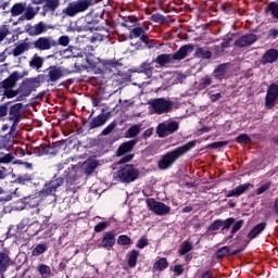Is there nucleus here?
I'll use <instances>...</instances> for the list:
<instances>
[{
    "label": "nucleus",
    "mask_w": 278,
    "mask_h": 278,
    "mask_svg": "<svg viewBox=\"0 0 278 278\" xmlns=\"http://www.w3.org/2000/svg\"><path fill=\"white\" fill-rule=\"evenodd\" d=\"M251 188H253V184H251V182L239 185L235 189L229 190L226 193V198L231 199V197H242V194H244V192H249V190H251Z\"/></svg>",
    "instance_id": "obj_16"
},
{
    "label": "nucleus",
    "mask_w": 278,
    "mask_h": 278,
    "mask_svg": "<svg viewBox=\"0 0 278 278\" xmlns=\"http://www.w3.org/2000/svg\"><path fill=\"white\" fill-rule=\"evenodd\" d=\"M201 278H213L212 271H210V270L205 271L204 274H202Z\"/></svg>",
    "instance_id": "obj_64"
},
{
    "label": "nucleus",
    "mask_w": 278,
    "mask_h": 278,
    "mask_svg": "<svg viewBox=\"0 0 278 278\" xmlns=\"http://www.w3.org/2000/svg\"><path fill=\"white\" fill-rule=\"evenodd\" d=\"M194 141H190L181 147H178L161 156V159L157 162V168L159 170H168V168H172V166L181 157L182 155H186L190 149L194 147Z\"/></svg>",
    "instance_id": "obj_1"
},
{
    "label": "nucleus",
    "mask_w": 278,
    "mask_h": 278,
    "mask_svg": "<svg viewBox=\"0 0 278 278\" xmlns=\"http://www.w3.org/2000/svg\"><path fill=\"white\" fill-rule=\"evenodd\" d=\"M190 251H192V243L184 241L179 250L180 255H186V253H190Z\"/></svg>",
    "instance_id": "obj_40"
},
{
    "label": "nucleus",
    "mask_w": 278,
    "mask_h": 278,
    "mask_svg": "<svg viewBox=\"0 0 278 278\" xmlns=\"http://www.w3.org/2000/svg\"><path fill=\"white\" fill-rule=\"evenodd\" d=\"M25 51H29V43L22 42L15 46L10 55H12L13 58H18V55H23Z\"/></svg>",
    "instance_id": "obj_24"
},
{
    "label": "nucleus",
    "mask_w": 278,
    "mask_h": 278,
    "mask_svg": "<svg viewBox=\"0 0 278 278\" xmlns=\"http://www.w3.org/2000/svg\"><path fill=\"white\" fill-rule=\"evenodd\" d=\"M256 41H257V36H255L254 34H248L236 39L235 45L239 49H242L244 47H251V45H253Z\"/></svg>",
    "instance_id": "obj_14"
},
{
    "label": "nucleus",
    "mask_w": 278,
    "mask_h": 278,
    "mask_svg": "<svg viewBox=\"0 0 278 278\" xmlns=\"http://www.w3.org/2000/svg\"><path fill=\"white\" fill-rule=\"evenodd\" d=\"M45 251H47V244L41 243L38 244L31 252V255L34 257H38L39 255H42V253H45Z\"/></svg>",
    "instance_id": "obj_38"
},
{
    "label": "nucleus",
    "mask_w": 278,
    "mask_h": 278,
    "mask_svg": "<svg viewBox=\"0 0 278 278\" xmlns=\"http://www.w3.org/2000/svg\"><path fill=\"white\" fill-rule=\"evenodd\" d=\"M36 14L38 13L36 12V10H34V8L25 7L24 14L18 17V21H34V18H36Z\"/></svg>",
    "instance_id": "obj_27"
},
{
    "label": "nucleus",
    "mask_w": 278,
    "mask_h": 278,
    "mask_svg": "<svg viewBox=\"0 0 278 278\" xmlns=\"http://www.w3.org/2000/svg\"><path fill=\"white\" fill-rule=\"evenodd\" d=\"M138 177H140V172L138 168H135L134 165H125L113 174V179L122 184H131V181H136Z\"/></svg>",
    "instance_id": "obj_4"
},
{
    "label": "nucleus",
    "mask_w": 278,
    "mask_h": 278,
    "mask_svg": "<svg viewBox=\"0 0 278 278\" xmlns=\"http://www.w3.org/2000/svg\"><path fill=\"white\" fill-rule=\"evenodd\" d=\"M46 73L47 84H58L62 77H66V75H71V73H75V71H68L62 66L52 65L46 70Z\"/></svg>",
    "instance_id": "obj_5"
},
{
    "label": "nucleus",
    "mask_w": 278,
    "mask_h": 278,
    "mask_svg": "<svg viewBox=\"0 0 278 278\" xmlns=\"http://www.w3.org/2000/svg\"><path fill=\"white\" fill-rule=\"evenodd\" d=\"M179 130V122L168 121L159 124L156 127V134L159 138H166L170 136V134H175V131Z\"/></svg>",
    "instance_id": "obj_8"
},
{
    "label": "nucleus",
    "mask_w": 278,
    "mask_h": 278,
    "mask_svg": "<svg viewBox=\"0 0 278 278\" xmlns=\"http://www.w3.org/2000/svg\"><path fill=\"white\" fill-rule=\"evenodd\" d=\"M134 38H140L141 42H144V45H149V35H147V31H144V28L142 27H135L131 29L129 34V39L134 40Z\"/></svg>",
    "instance_id": "obj_19"
},
{
    "label": "nucleus",
    "mask_w": 278,
    "mask_h": 278,
    "mask_svg": "<svg viewBox=\"0 0 278 278\" xmlns=\"http://www.w3.org/2000/svg\"><path fill=\"white\" fill-rule=\"evenodd\" d=\"M23 117V103H16L9 110V121L21 123Z\"/></svg>",
    "instance_id": "obj_15"
},
{
    "label": "nucleus",
    "mask_w": 278,
    "mask_h": 278,
    "mask_svg": "<svg viewBox=\"0 0 278 278\" xmlns=\"http://www.w3.org/2000/svg\"><path fill=\"white\" fill-rule=\"evenodd\" d=\"M137 142L138 141H136V140H130V141L122 143L117 149V155L118 156L125 155V153H129V152L134 151V147H136Z\"/></svg>",
    "instance_id": "obj_23"
},
{
    "label": "nucleus",
    "mask_w": 278,
    "mask_h": 278,
    "mask_svg": "<svg viewBox=\"0 0 278 278\" xmlns=\"http://www.w3.org/2000/svg\"><path fill=\"white\" fill-rule=\"evenodd\" d=\"M50 27L45 22H39L35 25L27 26V34L28 36H42V34H47L49 31Z\"/></svg>",
    "instance_id": "obj_13"
},
{
    "label": "nucleus",
    "mask_w": 278,
    "mask_h": 278,
    "mask_svg": "<svg viewBox=\"0 0 278 278\" xmlns=\"http://www.w3.org/2000/svg\"><path fill=\"white\" fill-rule=\"evenodd\" d=\"M28 64L33 70L40 73V68H42V66H45V59L42 56L38 55V53H35Z\"/></svg>",
    "instance_id": "obj_22"
},
{
    "label": "nucleus",
    "mask_w": 278,
    "mask_h": 278,
    "mask_svg": "<svg viewBox=\"0 0 278 278\" xmlns=\"http://www.w3.org/2000/svg\"><path fill=\"white\" fill-rule=\"evenodd\" d=\"M278 60V50L277 49H269L267 50L262 59V64H273Z\"/></svg>",
    "instance_id": "obj_21"
},
{
    "label": "nucleus",
    "mask_w": 278,
    "mask_h": 278,
    "mask_svg": "<svg viewBox=\"0 0 278 278\" xmlns=\"http://www.w3.org/2000/svg\"><path fill=\"white\" fill-rule=\"evenodd\" d=\"M117 244H121L123 247H129V244H131V238H129V236L127 235H121L117 238Z\"/></svg>",
    "instance_id": "obj_39"
},
{
    "label": "nucleus",
    "mask_w": 278,
    "mask_h": 278,
    "mask_svg": "<svg viewBox=\"0 0 278 278\" xmlns=\"http://www.w3.org/2000/svg\"><path fill=\"white\" fill-rule=\"evenodd\" d=\"M203 86H212V78L211 77H207L205 76L203 79Z\"/></svg>",
    "instance_id": "obj_62"
},
{
    "label": "nucleus",
    "mask_w": 278,
    "mask_h": 278,
    "mask_svg": "<svg viewBox=\"0 0 278 278\" xmlns=\"http://www.w3.org/2000/svg\"><path fill=\"white\" fill-rule=\"evenodd\" d=\"M153 136V128H149L143 132V138H151Z\"/></svg>",
    "instance_id": "obj_63"
},
{
    "label": "nucleus",
    "mask_w": 278,
    "mask_h": 278,
    "mask_svg": "<svg viewBox=\"0 0 278 278\" xmlns=\"http://www.w3.org/2000/svg\"><path fill=\"white\" fill-rule=\"evenodd\" d=\"M277 100H278V85L273 84L268 87L267 93L265 97V106L267 110H273L275 105H277Z\"/></svg>",
    "instance_id": "obj_11"
},
{
    "label": "nucleus",
    "mask_w": 278,
    "mask_h": 278,
    "mask_svg": "<svg viewBox=\"0 0 278 278\" xmlns=\"http://www.w3.org/2000/svg\"><path fill=\"white\" fill-rule=\"evenodd\" d=\"M146 203H147L150 212H153L157 216H166V214H170V206H168L162 202H157L153 198H149L146 201Z\"/></svg>",
    "instance_id": "obj_9"
},
{
    "label": "nucleus",
    "mask_w": 278,
    "mask_h": 278,
    "mask_svg": "<svg viewBox=\"0 0 278 278\" xmlns=\"http://www.w3.org/2000/svg\"><path fill=\"white\" fill-rule=\"evenodd\" d=\"M212 103H215V101H219V99H223V94L222 93H213L210 97Z\"/></svg>",
    "instance_id": "obj_60"
},
{
    "label": "nucleus",
    "mask_w": 278,
    "mask_h": 278,
    "mask_svg": "<svg viewBox=\"0 0 278 278\" xmlns=\"http://www.w3.org/2000/svg\"><path fill=\"white\" fill-rule=\"evenodd\" d=\"M138 134H140V126L139 125H134L131 126L128 131H127V136L129 138H136V136H138Z\"/></svg>",
    "instance_id": "obj_43"
},
{
    "label": "nucleus",
    "mask_w": 278,
    "mask_h": 278,
    "mask_svg": "<svg viewBox=\"0 0 278 278\" xmlns=\"http://www.w3.org/2000/svg\"><path fill=\"white\" fill-rule=\"evenodd\" d=\"M220 227H223V219H216L208 226L207 231H218Z\"/></svg>",
    "instance_id": "obj_42"
},
{
    "label": "nucleus",
    "mask_w": 278,
    "mask_h": 278,
    "mask_svg": "<svg viewBox=\"0 0 278 278\" xmlns=\"http://www.w3.org/2000/svg\"><path fill=\"white\" fill-rule=\"evenodd\" d=\"M10 36V29L8 28V26H2L0 28V42H2V40H5V38Z\"/></svg>",
    "instance_id": "obj_52"
},
{
    "label": "nucleus",
    "mask_w": 278,
    "mask_h": 278,
    "mask_svg": "<svg viewBox=\"0 0 278 278\" xmlns=\"http://www.w3.org/2000/svg\"><path fill=\"white\" fill-rule=\"evenodd\" d=\"M105 123H108V117L103 114H100L91 121L89 129H97V127H103Z\"/></svg>",
    "instance_id": "obj_25"
},
{
    "label": "nucleus",
    "mask_w": 278,
    "mask_h": 278,
    "mask_svg": "<svg viewBox=\"0 0 278 278\" xmlns=\"http://www.w3.org/2000/svg\"><path fill=\"white\" fill-rule=\"evenodd\" d=\"M195 58H203V60H210L212 58V52L210 50H204L203 48L195 49Z\"/></svg>",
    "instance_id": "obj_36"
},
{
    "label": "nucleus",
    "mask_w": 278,
    "mask_h": 278,
    "mask_svg": "<svg viewBox=\"0 0 278 278\" xmlns=\"http://www.w3.org/2000/svg\"><path fill=\"white\" fill-rule=\"evenodd\" d=\"M136 23H138V18H136V16H125L122 22V27L131 29V27H136Z\"/></svg>",
    "instance_id": "obj_33"
},
{
    "label": "nucleus",
    "mask_w": 278,
    "mask_h": 278,
    "mask_svg": "<svg viewBox=\"0 0 278 278\" xmlns=\"http://www.w3.org/2000/svg\"><path fill=\"white\" fill-rule=\"evenodd\" d=\"M146 247H149V240L147 239V237H141L138 240L137 249H144Z\"/></svg>",
    "instance_id": "obj_54"
},
{
    "label": "nucleus",
    "mask_w": 278,
    "mask_h": 278,
    "mask_svg": "<svg viewBox=\"0 0 278 278\" xmlns=\"http://www.w3.org/2000/svg\"><path fill=\"white\" fill-rule=\"evenodd\" d=\"M266 12H269L271 14L273 18L278 20V3L277 2H270L267 5Z\"/></svg>",
    "instance_id": "obj_37"
},
{
    "label": "nucleus",
    "mask_w": 278,
    "mask_h": 278,
    "mask_svg": "<svg viewBox=\"0 0 278 278\" xmlns=\"http://www.w3.org/2000/svg\"><path fill=\"white\" fill-rule=\"evenodd\" d=\"M166 268H168V261L163 257L153 264L152 273H161L162 270H166Z\"/></svg>",
    "instance_id": "obj_26"
},
{
    "label": "nucleus",
    "mask_w": 278,
    "mask_h": 278,
    "mask_svg": "<svg viewBox=\"0 0 278 278\" xmlns=\"http://www.w3.org/2000/svg\"><path fill=\"white\" fill-rule=\"evenodd\" d=\"M10 266V256L5 253H0V273H5Z\"/></svg>",
    "instance_id": "obj_32"
},
{
    "label": "nucleus",
    "mask_w": 278,
    "mask_h": 278,
    "mask_svg": "<svg viewBox=\"0 0 278 278\" xmlns=\"http://www.w3.org/2000/svg\"><path fill=\"white\" fill-rule=\"evenodd\" d=\"M55 47H58V40L51 36L39 37L33 41V48L36 49V51H51V49Z\"/></svg>",
    "instance_id": "obj_7"
},
{
    "label": "nucleus",
    "mask_w": 278,
    "mask_h": 278,
    "mask_svg": "<svg viewBox=\"0 0 278 278\" xmlns=\"http://www.w3.org/2000/svg\"><path fill=\"white\" fill-rule=\"evenodd\" d=\"M233 223H236V218L233 217H229L226 220H223V231H225V229H229Z\"/></svg>",
    "instance_id": "obj_53"
},
{
    "label": "nucleus",
    "mask_w": 278,
    "mask_h": 278,
    "mask_svg": "<svg viewBox=\"0 0 278 278\" xmlns=\"http://www.w3.org/2000/svg\"><path fill=\"white\" fill-rule=\"evenodd\" d=\"M138 257H140V252L138 250H131L128 254L129 268H136V265L138 264Z\"/></svg>",
    "instance_id": "obj_29"
},
{
    "label": "nucleus",
    "mask_w": 278,
    "mask_h": 278,
    "mask_svg": "<svg viewBox=\"0 0 278 278\" xmlns=\"http://www.w3.org/2000/svg\"><path fill=\"white\" fill-rule=\"evenodd\" d=\"M99 3V0H77L70 2L67 7L63 10V14L65 16H77V14H81V12H86L88 8L91 5H97Z\"/></svg>",
    "instance_id": "obj_3"
},
{
    "label": "nucleus",
    "mask_w": 278,
    "mask_h": 278,
    "mask_svg": "<svg viewBox=\"0 0 278 278\" xmlns=\"http://www.w3.org/2000/svg\"><path fill=\"white\" fill-rule=\"evenodd\" d=\"M108 227H110V223L102 222L94 226V231H96V233H101V231H105V229H108Z\"/></svg>",
    "instance_id": "obj_48"
},
{
    "label": "nucleus",
    "mask_w": 278,
    "mask_h": 278,
    "mask_svg": "<svg viewBox=\"0 0 278 278\" xmlns=\"http://www.w3.org/2000/svg\"><path fill=\"white\" fill-rule=\"evenodd\" d=\"M8 116V106H0V118Z\"/></svg>",
    "instance_id": "obj_61"
},
{
    "label": "nucleus",
    "mask_w": 278,
    "mask_h": 278,
    "mask_svg": "<svg viewBox=\"0 0 278 278\" xmlns=\"http://www.w3.org/2000/svg\"><path fill=\"white\" fill-rule=\"evenodd\" d=\"M116 122H112L109 126H106L102 132L101 136H110V134H112L114 131V129H116Z\"/></svg>",
    "instance_id": "obj_44"
},
{
    "label": "nucleus",
    "mask_w": 278,
    "mask_h": 278,
    "mask_svg": "<svg viewBox=\"0 0 278 278\" xmlns=\"http://www.w3.org/2000/svg\"><path fill=\"white\" fill-rule=\"evenodd\" d=\"M270 189V182L264 184L262 185L257 190H256V194H264V192H266V190Z\"/></svg>",
    "instance_id": "obj_55"
},
{
    "label": "nucleus",
    "mask_w": 278,
    "mask_h": 278,
    "mask_svg": "<svg viewBox=\"0 0 278 278\" xmlns=\"http://www.w3.org/2000/svg\"><path fill=\"white\" fill-rule=\"evenodd\" d=\"M13 160L14 155L12 153L0 155V164H10Z\"/></svg>",
    "instance_id": "obj_49"
},
{
    "label": "nucleus",
    "mask_w": 278,
    "mask_h": 278,
    "mask_svg": "<svg viewBox=\"0 0 278 278\" xmlns=\"http://www.w3.org/2000/svg\"><path fill=\"white\" fill-rule=\"evenodd\" d=\"M194 51V45L188 43L179 48V50L174 54H160L156 56L154 62L161 66V68H164L166 64H173V62H181V60H186L190 53Z\"/></svg>",
    "instance_id": "obj_2"
},
{
    "label": "nucleus",
    "mask_w": 278,
    "mask_h": 278,
    "mask_svg": "<svg viewBox=\"0 0 278 278\" xmlns=\"http://www.w3.org/2000/svg\"><path fill=\"white\" fill-rule=\"evenodd\" d=\"M60 8V0H46V3L42 7V16H47V14L53 15L55 14V10Z\"/></svg>",
    "instance_id": "obj_20"
},
{
    "label": "nucleus",
    "mask_w": 278,
    "mask_h": 278,
    "mask_svg": "<svg viewBox=\"0 0 278 278\" xmlns=\"http://www.w3.org/2000/svg\"><path fill=\"white\" fill-rule=\"evenodd\" d=\"M18 123L21 122H13L11 128H10V136L14 138V134H16V129H18Z\"/></svg>",
    "instance_id": "obj_56"
},
{
    "label": "nucleus",
    "mask_w": 278,
    "mask_h": 278,
    "mask_svg": "<svg viewBox=\"0 0 278 278\" xmlns=\"http://www.w3.org/2000/svg\"><path fill=\"white\" fill-rule=\"evenodd\" d=\"M266 225H267L266 222H263L256 225L254 229H252L249 232L248 238H250V240L255 239L256 236H258L260 233H262V231H264V229H266Z\"/></svg>",
    "instance_id": "obj_28"
},
{
    "label": "nucleus",
    "mask_w": 278,
    "mask_h": 278,
    "mask_svg": "<svg viewBox=\"0 0 278 278\" xmlns=\"http://www.w3.org/2000/svg\"><path fill=\"white\" fill-rule=\"evenodd\" d=\"M37 270L41 275V278H51V267L49 265L40 264Z\"/></svg>",
    "instance_id": "obj_35"
},
{
    "label": "nucleus",
    "mask_w": 278,
    "mask_h": 278,
    "mask_svg": "<svg viewBox=\"0 0 278 278\" xmlns=\"http://www.w3.org/2000/svg\"><path fill=\"white\" fill-rule=\"evenodd\" d=\"M25 8L26 4L23 2L15 3L10 10L11 16H21V14H24Z\"/></svg>",
    "instance_id": "obj_31"
},
{
    "label": "nucleus",
    "mask_w": 278,
    "mask_h": 278,
    "mask_svg": "<svg viewBox=\"0 0 278 278\" xmlns=\"http://www.w3.org/2000/svg\"><path fill=\"white\" fill-rule=\"evenodd\" d=\"M60 186H64V178H56L54 180H51L49 184H46L43 188V193L54 194V192H58Z\"/></svg>",
    "instance_id": "obj_18"
},
{
    "label": "nucleus",
    "mask_w": 278,
    "mask_h": 278,
    "mask_svg": "<svg viewBox=\"0 0 278 278\" xmlns=\"http://www.w3.org/2000/svg\"><path fill=\"white\" fill-rule=\"evenodd\" d=\"M99 166L98 161H87L85 162V174L86 175H92L94 170H97V167Z\"/></svg>",
    "instance_id": "obj_34"
},
{
    "label": "nucleus",
    "mask_w": 278,
    "mask_h": 278,
    "mask_svg": "<svg viewBox=\"0 0 278 278\" xmlns=\"http://www.w3.org/2000/svg\"><path fill=\"white\" fill-rule=\"evenodd\" d=\"M236 142L239 144H249V142H251V137L247 134H241L236 138Z\"/></svg>",
    "instance_id": "obj_41"
},
{
    "label": "nucleus",
    "mask_w": 278,
    "mask_h": 278,
    "mask_svg": "<svg viewBox=\"0 0 278 278\" xmlns=\"http://www.w3.org/2000/svg\"><path fill=\"white\" fill-rule=\"evenodd\" d=\"M226 255H229V247L227 245L220 248L216 253V257L218 260H223V257H226Z\"/></svg>",
    "instance_id": "obj_46"
},
{
    "label": "nucleus",
    "mask_w": 278,
    "mask_h": 278,
    "mask_svg": "<svg viewBox=\"0 0 278 278\" xmlns=\"http://www.w3.org/2000/svg\"><path fill=\"white\" fill-rule=\"evenodd\" d=\"M151 21H153V23H160V21H164V15L156 13L151 16Z\"/></svg>",
    "instance_id": "obj_57"
},
{
    "label": "nucleus",
    "mask_w": 278,
    "mask_h": 278,
    "mask_svg": "<svg viewBox=\"0 0 278 278\" xmlns=\"http://www.w3.org/2000/svg\"><path fill=\"white\" fill-rule=\"evenodd\" d=\"M227 73V64H220L218 65L215 71L213 72V75L215 79H218L219 81L222 79H225V74Z\"/></svg>",
    "instance_id": "obj_30"
},
{
    "label": "nucleus",
    "mask_w": 278,
    "mask_h": 278,
    "mask_svg": "<svg viewBox=\"0 0 278 278\" xmlns=\"http://www.w3.org/2000/svg\"><path fill=\"white\" fill-rule=\"evenodd\" d=\"M56 42L61 47H68L71 43V38L68 36H61Z\"/></svg>",
    "instance_id": "obj_51"
},
{
    "label": "nucleus",
    "mask_w": 278,
    "mask_h": 278,
    "mask_svg": "<svg viewBox=\"0 0 278 278\" xmlns=\"http://www.w3.org/2000/svg\"><path fill=\"white\" fill-rule=\"evenodd\" d=\"M150 105L152 106L154 114H168V112L173 111V105L175 102L170 100H166L165 98H156L151 100Z\"/></svg>",
    "instance_id": "obj_6"
},
{
    "label": "nucleus",
    "mask_w": 278,
    "mask_h": 278,
    "mask_svg": "<svg viewBox=\"0 0 278 278\" xmlns=\"http://www.w3.org/2000/svg\"><path fill=\"white\" fill-rule=\"evenodd\" d=\"M27 75H29V73L27 72H18L15 71L13 72L8 78H5L2 83H1V87L4 90H10L12 88H16V84L20 79H23V77H27Z\"/></svg>",
    "instance_id": "obj_10"
},
{
    "label": "nucleus",
    "mask_w": 278,
    "mask_h": 278,
    "mask_svg": "<svg viewBox=\"0 0 278 278\" xmlns=\"http://www.w3.org/2000/svg\"><path fill=\"white\" fill-rule=\"evenodd\" d=\"M278 36V29L277 28H271L268 30V38H273L275 40V38H277Z\"/></svg>",
    "instance_id": "obj_58"
},
{
    "label": "nucleus",
    "mask_w": 278,
    "mask_h": 278,
    "mask_svg": "<svg viewBox=\"0 0 278 278\" xmlns=\"http://www.w3.org/2000/svg\"><path fill=\"white\" fill-rule=\"evenodd\" d=\"M229 141H217L207 146L208 149H223V147H227Z\"/></svg>",
    "instance_id": "obj_47"
},
{
    "label": "nucleus",
    "mask_w": 278,
    "mask_h": 278,
    "mask_svg": "<svg viewBox=\"0 0 278 278\" xmlns=\"http://www.w3.org/2000/svg\"><path fill=\"white\" fill-rule=\"evenodd\" d=\"M116 244V232L109 231L104 232L101 242L98 244L99 249H105L111 251V249Z\"/></svg>",
    "instance_id": "obj_12"
},
{
    "label": "nucleus",
    "mask_w": 278,
    "mask_h": 278,
    "mask_svg": "<svg viewBox=\"0 0 278 278\" xmlns=\"http://www.w3.org/2000/svg\"><path fill=\"white\" fill-rule=\"evenodd\" d=\"M3 97H7V99H14V97H18V90L4 89Z\"/></svg>",
    "instance_id": "obj_50"
},
{
    "label": "nucleus",
    "mask_w": 278,
    "mask_h": 278,
    "mask_svg": "<svg viewBox=\"0 0 278 278\" xmlns=\"http://www.w3.org/2000/svg\"><path fill=\"white\" fill-rule=\"evenodd\" d=\"M36 88H38V85H36V79L29 78L22 84L20 90L23 92L24 97H29L31 92H36Z\"/></svg>",
    "instance_id": "obj_17"
},
{
    "label": "nucleus",
    "mask_w": 278,
    "mask_h": 278,
    "mask_svg": "<svg viewBox=\"0 0 278 278\" xmlns=\"http://www.w3.org/2000/svg\"><path fill=\"white\" fill-rule=\"evenodd\" d=\"M242 227H244V219H240L238 222H236L231 228L230 233H238V231H240L242 229Z\"/></svg>",
    "instance_id": "obj_45"
},
{
    "label": "nucleus",
    "mask_w": 278,
    "mask_h": 278,
    "mask_svg": "<svg viewBox=\"0 0 278 278\" xmlns=\"http://www.w3.org/2000/svg\"><path fill=\"white\" fill-rule=\"evenodd\" d=\"M174 273H176V275H184V265H175Z\"/></svg>",
    "instance_id": "obj_59"
}]
</instances>
